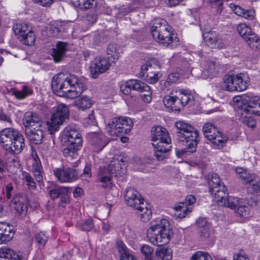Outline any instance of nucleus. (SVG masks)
I'll use <instances>...</instances> for the list:
<instances>
[{
  "label": "nucleus",
  "instance_id": "obj_1",
  "mask_svg": "<svg viewBox=\"0 0 260 260\" xmlns=\"http://www.w3.org/2000/svg\"><path fill=\"white\" fill-rule=\"evenodd\" d=\"M53 92L59 96L74 99L86 90V87L82 79L74 75L60 73L55 76L52 81Z\"/></svg>",
  "mask_w": 260,
  "mask_h": 260
},
{
  "label": "nucleus",
  "instance_id": "obj_2",
  "mask_svg": "<svg viewBox=\"0 0 260 260\" xmlns=\"http://www.w3.org/2000/svg\"><path fill=\"white\" fill-rule=\"evenodd\" d=\"M153 38L163 46L174 48L179 44V40L172 27L163 19H156L150 28Z\"/></svg>",
  "mask_w": 260,
  "mask_h": 260
},
{
  "label": "nucleus",
  "instance_id": "obj_3",
  "mask_svg": "<svg viewBox=\"0 0 260 260\" xmlns=\"http://www.w3.org/2000/svg\"><path fill=\"white\" fill-rule=\"evenodd\" d=\"M173 232L170 223L166 219L152 220L147 230V238L154 245L161 246L168 244L171 239Z\"/></svg>",
  "mask_w": 260,
  "mask_h": 260
},
{
  "label": "nucleus",
  "instance_id": "obj_4",
  "mask_svg": "<svg viewBox=\"0 0 260 260\" xmlns=\"http://www.w3.org/2000/svg\"><path fill=\"white\" fill-rule=\"evenodd\" d=\"M175 126L178 130L177 135L178 140L184 142L186 146L184 149L177 150V155H181L187 152H194L199 141V135L197 129L182 121L176 122Z\"/></svg>",
  "mask_w": 260,
  "mask_h": 260
},
{
  "label": "nucleus",
  "instance_id": "obj_5",
  "mask_svg": "<svg viewBox=\"0 0 260 260\" xmlns=\"http://www.w3.org/2000/svg\"><path fill=\"white\" fill-rule=\"evenodd\" d=\"M60 140L66 145L63 150L66 157L76 158L78 152L82 147L83 138L80 132L74 126L67 125L60 133Z\"/></svg>",
  "mask_w": 260,
  "mask_h": 260
},
{
  "label": "nucleus",
  "instance_id": "obj_6",
  "mask_svg": "<svg viewBox=\"0 0 260 260\" xmlns=\"http://www.w3.org/2000/svg\"><path fill=\"white\" fill-rule=\"evenodd\" d=\"M151 140L155 156L158 160H163L172 148L171 139L168 132L162 126H153L151 130Z\"/></svg>",
  "mask_w": 260,
  "mask_h": 260
},
{
  "label": "nucleus",
  "instance_id": "obj_7",
  "mask_svg": "<svg viewBox=\"0 0 260 260\" xmlns=\"http://www.w3.org/2000/svg\"><path fill=\"white\" fill-rule=\"evenodd\" d=\"M126 204L139 211L142 220L145 222L151 216V210L144 203V199L137 190L132 188H127L124 193Z\"/></svg>",
  "mask_w": 260,
  "mask_h": 260
},
{
  "label": "nucleus",
  "instance_id": "obj_8",
  "mask_svg": "<svg viewBox=\"0 0 260 260\" xmlns=\"http://www.w3.org/2000/svg\"><path fill=\"white\" fill-rule=\"evenodd\" d=\"M250 82L248 75L244 73L226 75L223 78V86L226 90L231 92L246 90Z\"/></svg>",
  "mask_w": 260,
  "mask_h": 260
},
{
  "label": "nucleus",
  "instance_id": "obj_9",
  "mask_svg": "<svg viewBox=\"0 0 260 260\" xmlns=\"http://www.w3.org/2000/svg\"><path fill=\"white\" fill-rule=\"evenodd\" d=\"M134 125L132 119L127 116L116 117L112 119L106 129L111 136H118L129 133Z\"/></svg>",
  "mask_w": 260,
  "mask_h": 260
},
{
  "label": "nucleus",
  "instance_id": "obj_10",
  "mask_svg": "<svg viewBox=\"0 0 260 260\" xmlns=\"http://www.w3.org/2000/svg\"><path fill=\"white\" fill-rule=\"evenodd\" d=\"M69 113L68 107L65 104H60L57 106L55 112L46 122L50 134L52 135L59 130V127L69 118Z\"/></svg>",
  "mask_w": 260,
  "mask_h": 260
},
{
  "label": "nucleus",
  "instance_id": "obj_11",
  "mask_svg": "<svg viewBox=\"0 0 260 260\" xmlns=\"http://www.w3.org/2000/svg\"><path fill=\"white\" fill-rule=\"evenodd\" d=\"M205 137L217 148H221L226 143L228 137L210 123L205 124L203 128Z\"/></svg>",
  "mask_w": 260,
  "mask_h": 260
},
{
  "label": "nucleus",
  "instance_id": "obj_12",
  "mask_svg": "<svg viewBox=\"0 0 260 260\" xmlns=\"http://www.w3.org/2000/svg\"><path fill=\"white\" fill-rule=\"evenodd\" d=\"M15 34L23 44L27 46L35 44L36 35L31 26L26 23H17L13 26Z\"/></svg>",
  "mask_w": 260,
  "mask_h": 260
},
{
  "label": "nucleus",
  "instance_id": "obj_13",
  "mask_svg": "<svg viewBox=\"0 0 260 260\" xmlns=\"http://www.w3.org/2000/svg\"><path fill=\"white\" fill-rule=\"evenodd\" d=\"M241 110L245 114L260 116V98L251 93L241 98Z\"/></svg>",
  "mask_w": 260,
  "mask_h": 260
},
{
  "label": "nucleus",
  "instance_id": "obj_14",
  "mask_svg": "<svg viewBox=\"0 0 260 260\" xmlns=\"http://www.w3.org/2000/svg\"><path fill=\"white\" fill-rule=\"evenodd\" d=\"M125 173L123 161L114 159L110 162L108 167H101L99 169L98 175L99 178L112 176V175L117 178L124 177Z\"/></svg>",
  "mask_w": 260,
  "mask_h": 260
},
{
  "label": "nucleus",
  "instance_id": "obj_15",
  "mask_svg": "<svg viewBox=\"0 0 260 260\" xmlns=\"http://www.w3.org/2000/svg\"><path fill=\"white\" fill-rule=\"evenodd\" d=\"M240 35L252 49H257L260 45L258 36L251 31V28L245 23H241L237 27Z\"/></svg>",
  "mask_w": 260,
  "mask_h": 260
},
{
  "label": "nucleus",
  "instance_id": "obj_16",
  "mask_svg": "<svg viewBox=\"0 0 260 260\" xmlns=\"http://www.w3.org/2000/svg\"><path fill=\"white\" fill-rule=\"evenodd\" d=\"M53 174L60 183H71L78 179L79 172L76 169L62 167L54 169Z\"/></svg>",
  "mask_w": 260,
  "mask_h": 260
},
{
  "label": "nucleus",
  "instance_id": "obj_17",
  "mask_svg": "<svg viewBox=\"0 0 260 260\" xmlns=\"http://www.w3.org/2000/svg\"><path fill=\"white\" fill-rule=\"evenodd\" d=\"M110 67V63L106 57L103 56L95 57L90 67L92 78L96 79L100 74L106 72Z\"/></svg>",
  "mask_w": 260,
  "mask_h": 260
},
{
  "label": "nucleus",
  "instance_id": "obj_18",
  "mask_svg": "<svg viewBox=\"0 0 260 260\" xmlns=\"http://www.w3.org/2000/svg\"><path fill=\"white\" fill-rule=\"evenodd\" d=\"M202 78H213L218 75L220 69V64L215 60H206L201 64Z\"/></svg>",
  "mask_w": 260,
  "mask_h": 260
},
{
  "label": "nucleus",
  "instance_id": "obj_19",
  "mask_svg": "<svg viewBox=\"0 0 260 260\" xmlns=\"http://www.w3.org/2000/svg\"><path fill=\"white\" fill-rule=\"evenodd\" d=\"M196 200L193 196H187L185 202H180L175 206L174 209L177 212L176 215L180 218L185 217L191 211L192 207L191 206L195 203Z\"/></svg>",
  "mask_w": 260,
  "mask_h": 260
},
{
  "label": "nucleus",
  "instance_id": "obj_20",
  "mask_svg": "<svg viewBox=\"0 0 260 260\" xmlns=\"http://www.w3.org/2000/svg\"><path fill=\"white\" fill-rule=\"evenodd\" d=\"M17 130L12 128H7L0 132V145L8 151L11 149V146Z\"/></svg>",
  "mask_w": 260,
  "mask_h": 260
},
{
  "label": "nucleus",
  "instance_id": "obj_21",
  "mask_svg": "<svg viewBox=\"0 0 260 260\" xmlns=\"http://www.w3.org/2000/svg\"><path fill=\"white\" fill-rule=\"evenodd\" d=\"M87 138L93 147V151L95 152L101 151L107 145L105 137L102 134L89 133L87 135Z\"/></svg>",
  "mask_w": 260,
  "mask_h": 260
},
{
  "label": "nucleus",
  "instance_id": "obj_22",
  "mask_svg": "<svg viewBox=\"0 0 260 260\" xmlns=\"http://www.w3.org/2000/svg\"><path fill=\"white\" fill-rule=\"evenodd\" d=\"M23 123L25 128L41 127L42 122L40 117L36 113L28 111L25 113L23 118Z\"/></svg>",
  "mask_w": 260,
  "mask_h": 260
},
{
  "label": "nucleus",
  "instance_id": "obj_23",
  "mask_svg": "<svg viewBox=\"0 0 260 260\" xmlns=\"http://www.w3.org/2000/svg\"><path fill=\"white\" fill-rule=\"evenodd\" d=\"M41 127L27 128L25 129L26 136L29 141L34 144L42 143L44 134Z\"/></svg>",
  "mask_w": 260,
  "mask_h": 260
},
{
  "label": "nucleus",
  "instance_id": "obj_24",
  "mask_svg": "<svg viewBox=\"0 0 260 260\" xmlns=\"http://www.w3.org/2000/svg\"><path fill=\"white\" fill-rule=\"evenodd\" d=\"M10 206L12 208L15 209L19 214L25 213L27 208L25 197L19 194H16L11 200Z\"/></svg>",
  "mask_w": 260,
  "mask_h": 260
},
{
  "label": "nucleus",
  "instance_id": "obj_25",
  "mask_svg": "<svg viewBox=\"0 0 260 260\" xmlns=\"http://www.w3.org/2000/svg\"><path fill=\"white\" fill-rule=\"evenodd\" d=\"M141 85L144 86L143 82L136 79H132L121 83L120 89L123 94L128 95L131 93L132 89L136 91L140 90L141 88L143 87Z\"/></svg>",
  "mask_w": 260,
  "mask_h": 260
},
{
  "label": "nucleus",
  "instance_id": "obj_26",
  "mask_svg": "<svg viewBox=\"0 0 260 260\" xmlns=\"http://www.w3.org/2000/svg\"><path fill=\"white\" fill-rule=\"evenodd\" d=\"M175 90H179L180 92V94H177V103L176 104L178 107H179L180 110L186 104L193 102V96L188 90L179 87H175Z\"/></svg>",
  "mask_w": 260,
  "mask_h": 260
},
{
  "label": "nucleus",
  "instance_id": "obj_27",
  "mask_svg": "<svg viewBox=\"0 0 260 260\" xmlns=\"http://www.w3.org/2000/svg\"><path fill=\"white\" fill-rule=\"evenodd\" d=\"M210 191L215 202L224 203L228 194L227 189L224 185L212 186L211 187Z\"/></svg>",
  "mask_w": 260,
  "mask_h": 260
},
{
  "label": "nucleus",
  "instance_id": "obj_28",
  "mask_svg": "<svg viewBox=\"0 0 260 260\" xmlns=\"http://www.w3.org/2000/svg\"><path fill=\"white\" fill-rule=\"evenodd\" d=\"M24 147L25 142L23 136L17 131V132H15V137L12 141L11 146V149L8 150V151L14 154H19Z\"/></svg>",
  "mask_w": 260,
  "mask_h": 260
},
{
  "label": "nucleus",
  "instance_id": "obj_29",
  "mask_svg": "<svg viewBox=\"0 0 260 260\" xmlns=\"http://www.w3.org/2000/svg\"><path fill=\"white\" fill-rule=\"evenodd\" d=\"M14 234L12 226L5 222L0 223V244L10 241Z\"/></svg>",
  "mask_w": 260,
  "mask_h": 260
},
{
  "label": "nucleus",
  "instance_id": "obj_30",
  "mask_svg": "<svg viewBox=\"0 0 260 260\" xmlns=\"http://www.w3.org/2000/svg\"><path fill=\"white\" fill-rule=\"evenodd\" d=\"M67 47L68 44L66 43L59 42L56 44L55 48H53L51 55L56 63L60 62L64 57Z\"/></svg>",
  "mask_w": 260,
  "mask_h": 260
},
{
  "label": "nucleus",
  "instance_id": "obj_31",
  "mask_svg": "<svg viewBox=\"0 0 260 260\" xmlns=\"http://www.w3.org/2000/svg\"><path fill=\"white\" fill-rule=\"evenodd\" d=\"M180 94L179 90H175L173 88L169 95H166L163 100L164 105L167 108H170L175 110H179V107H178L177 103V94Z\"/></svg>",
  "mask_w": 260,
  "mask_h": 260
},
{
  "label": "nucleus",
  "instance_id": "obj_32",
  "mask_svg": "<svg viewBox=\"0 0 260 260\" xmlns=\"http://www.w3.org/2000/svg\"><path fill=\"white\" fill-rule=\"evenodd\" d=\"M116 247L120 254L119 260H136L131 251L122 241L118 240L117 241Z\"/></svg>",
  "mask_w": 260,
  "mask_h": 260
},
{
  "label": "nucleus",
  "instance_id": "obj_33",
  "mask_svg": "<svg viewBox=\"0 0 260 260\" xmlns=\"http://www.w3.org/2000/svg\"><path fill=\"white\" fill-rule=\"evenodd\" d=\"M68 191V188L66 187L60 186H55L51 187L48 191L49 195L52 200H55L57 198L63 199L64 202L68 201L67 193Z\"/></svg>",
  "mask_w": 260,
  "mask_h": 260
},
{
  "label": "nucleus",
  "instance_id": "obj_34",
  "mask_svg": "<svg viewBox=\"0 0 260 260\" xmlns=\"http://www.w3.org/2000/svg\"><path fill=\"white\" fill-rule=\"evenodd\" d=\"M203 37L206 45L211 48L215 47L219 39L217 32L213 30L204 31Z\"/></svg>",
  "mask_w": 260,
  "mask_h": 260
},
{
  "label": "nucleus",
  "instance_id": "obj_35",
  "mask_svg": "<svg viewBox=\"0 0 260 260\" xmlns=\"http://www.w3.org/2000/svg\"><path fill=\"white\" fill-rule=\"evenodd\" d=\"M245 200L235 197L229 196L224 200L223 205L232 209H237L240 205L245 204Z\"/></svg>",
  "mask_w": 260,
  "mask_h": 260
},
{
  "label": "nucleus",
  "instance_id": "obj_36",
  "mask_svg": "<svg viewBox=\"0 0 260 260\" xmlns=\"http://www.w3.org/2000/svg\"><path fill=\"white\" fill-rule=\"evenodd\" d=\"M42 171L43 167L42 166L41 161L37 156V158L34 159V162L32 163V172L35 177L36 180L38 182L42 181Z\"/></svg>",
  "mask_w": 260,
  "mask_h": 260
},
{
  "label": "nucleus",
  "instance_id": "obj_37",
  "mask_svg": "<svg viewBox=\"0 0 260 260\" xmlns=\"http://www.w3.org/2000/svg\"><path fill=\"white\" fill-rule=\"evenodd\" d=\"M74 104L78 109L82 110L90 108L92 105L91 99L86 95L80 97L74 101Z\"/></svg>",
  "mask_w": 260,
  "mask_h": 260
},
{
  "label": "nucleus",
  "instance_id": "obj_38",
  "mask_svg": "<svg viewBox=\"0 0 260 260\" xmlns=\"http://www.w3.org/2000/svg\"><path fill=\"white\" fill-rule=\"evenodd\" d=\"M172 251L165 247L157 248L155 252L154 260H172Z\"/></svg>",
  "mask_w": 260,
  "mask_h": 260
},
{
  "label": "nucleus",
  "instance_id": "obj_39",
  "mask_svg": "<svg viewBox=\"0 0 260 260\" xmlns=\"http://www.w3.org/2000/svg\"><path fill=\"white\" fill-rule=\"evenodd\" d=\"M33 93V90L27 85H23L20 90L15 89L13 91V94L17 99L23 100Z\"/></svg>",
  "mask_w": 260,
  "mask_h": 260
},
{
  "label": "nucleus",
  "instance_id": "obj_40",
  "mask_svg": "<svg viewBox=\"0 0 260 260\" xmlns=\"http://www.w3.org/2000/svg\"><path fill=\"white\" fill-rule=\"evenodd\" d=\"M157 64H155V60H150L148 61L144 64L142 65L141 68L142 76L149 74V73L153 72L154 71H158V68H156Z\"/></svg>",
  "mask_w": 260,
  "mask_h": 260
},
{
  "label": "nucleus",
  "instance_id": "obj_41",
  "mask_svg": "<svg viewBox=\"0 0 260 260\" xmlns=\"http://www.w3.org/2000/svg\"><path fill=\"white\" fill-rule=\"evenodd\" d=\"M143 85H141L142 88H141L140 90L137 91L140 92H146V93H144L141 95V96L144 102L146 103H150L152 101V91L150 87L147 85L146 83L143 82Z\"/></svg>",
  "mask_w": 260,
  "mask_h": 260
},
{
  "label": "nucleus",
  "instance_id": "obj_42",
  "mask_svg": "<svg viewBox=\"0 0 260 260\" xmlns=\"http://www.w3.org/2000/svg\"><path fill=\"white\" fill-rule=\"evenodd\" d=\"M107 52L109 58L112 62H115L119 58V52H118L117 46L114 44H109L107 49Z\"/></svg>",
  "mask_w": 260,
  "mask_h": 260
},
{
  "label": "nucleus",
  "instance_id": "obj_43",
  "mask_svg": "<svg viewBox=\"0 0 260 260\" xmlns=\"http://www.w3.org/2000/svg\"><path fill=\"white\" fill-rule=\"evenodd\" d=\"M75 5L82 9H87L93 7L96 4L95 0H73Z\"/></svg>",
  "mask_w": 260,
  "mask_h": 260
},
{
  "label": "nucleus",
  "instance_id": "obj_44",
  "mask_svg": "<svg viewBox=\"0 0 260 260\" xmlns=\"http://www.w3.org/2000/svg\"><path fill=\"white\" fill-rule=\"evenodd\" d=\"M64 25V22H63L59 21H52L49 24V26H50L49 30L50 31L52 35L54 36L62 30V27Z\"/></svg>",
  "mask_w": 260,
  "mask_h": 260
},
{
  "label": "nucleus",
  "instance_id": "obj_45",
  "mask_svg": "<svg viewBox=\"0 0 260 260\" xmlns=\"http://www.w3.org/2000/svg\"><path fill=\"white\" fill-rule=\"evenodd\" d=\"M236 214L239 216L246 218L249 215V207L248 203L245 201L244 205H240L237 208Z\"/></svg>",
  "mask_w": 260,
  "mask_h": 260
},
{
  "label": "nucleus",
  "instance_id": "obj_46",
  "mask_svg": "<svg viewBox=\"0 0 260 260\" xmlns=\"http://www.w3.org/2000/svg\"><path fill=\"white\" fill-rule=\"evenodd\" d=\"M251 180H249L247 183H249L250 188L255 192H260V178L254 175L250 176Z\"/></svg>",
  "mask_w": 260,
  "mask_h": 260
},
{
  "label": "nucleus",
  "instance_id": "obj_47",
  "mask_svg": "<svg viewBox=\"0 0 260 260\" xmlns=\"http://www.w3.org/2000/svg\"><path fill=\"white\" fill-rule=\"evenodd\" d=\"M248 115H250V114H245L243 111L241 113V121L244 124L247 125L248 127L251 128H254L256 124V122L255 119L251 117L250 116H248Z\"/></svg>",
  "mask_w": 260,
  "mask_h": 260
},
{
  "label": "nucleus",
  "instance_id": "obj_48",
  "mask_svg": "<svg viewBox=\"0 0 260 260\" xmlns=\"http://www.w3.org/2000/svg\"><path fill=\"white\" fill-rule=\"evenodd\" d=\"M190 260H213L211 255L207 252L198 251L194 252L191 256Z\"/></svg>",
  "mask_w": 260,
  "mask_h": 260
},
{
  "label": "nucleus",
  "instance_id": "obj_49",
  "mask_svg": "<svg viewBox=\"0 0 260 260\" xmlns=\"http://www.w3.org/2000/svg\"><path fill=\"white\" fill-rule=\"evenodd\" d=\"M78 227L82 231H90L93 228V223L91 219L82 220L78 223Z\"/></svg>",
  "mask_w": 260,
  "mask_h": 260
},
{
  "label": "nucleus",
  "instance_id": "obj_50",
  "mask_svg": "<svg viewBox=\"0 0 260 260\" xmlns=\"http://www.w3.org/2000/svg\"><path fill=\"white\" fill-rule=\"evenodd\" d=\"M49 238V236L44 232H40L35 236V239L40 246H44Z\"/></svg>",
  "mask_w": 260,
  "mask_h": 260
},
{
  "label": "nucleus",
  "instance_id": "obj_51",
  "mask_svg": "<svg viewBox=\"0 0 260 260\" xmlns=\"http://www.w3.org/2000/svg\"><path fill=\"white\" fill-rule=\"evenodd\" d=\"M144 77L146 81L150 84H154L156 83L159 79L158 77V70L154 71L152 73H149V74L142 76Z\"/></svg>",
  "mask_w": 260,
  "mask_h": 260
},
{
  "label": "nucleus",
  "instance_id": "obj_52",
  "mask_svg": "<svg viewBox=\"0 0 260 260\" xmlns=\"http://www.w3.org/2000/svg\"><path fill=\"white\" fill-rule=\"evenodd\" d=\"M236 172L237 174L240 175V178L245 183L247 184V182L249 181V180H251V179H250V176L252 175V174L247 173V172L243 168H237L236 169Z\"/></svg>",
  "mask_w": 260,
  "mask_h": 260
},
{
  "label": "nucleus",
  "instance_id": "obj_53",
  "mask_svg": "<svg viewBox=\"0 0 260 260\" xmlns=\"http://www.w3.org/2000/svg\"><path fill=\"white\" fill-rule=\"evenodd\" d=\"M24 180L28 188L31 190H35L37 188V185L34 178L27 173L24 174Z\"/></svg>",
  "mask_w": 260,
  "mask_h": 260
},
{
  "label": "nucleus",
  "instance_id": "obj_54",
  "mask_svg": "<svg viewBox=\"0 0 260 260\" xmlns=\"http://www.w3.org/2000/svg\"><path fill=\"white\" fill-rule=\"evenodd\" d=\"M13 250L6 247L0 248V257L5 260H11Z\"/></svg>",
  "mask_w": 260,
  "mask_h": 260
},
{
  "label": "nucleus",
  "instance_id": "obj_55",
  "mask_svg": "<svg viewBox=\"0 0 260 260\" xmlns=\"http://www.w3.org/2000/svg\"><path fill=\"white\" fill-rule=\"evenodd\" d=\"M112 176L102 177L99 178L102 186L106 188H112L113 184L111 181Z\"/></svg>",
  "mask_w": 260,
  "mask_h": 260
},
{
  "label": "nucleus",
  "instance_id": "obj_56",
  "mask_svg": "<svg viewBox=\"0 0 260 260\" xmlns=\"http://www.w3.org/2000/svg\"><path fill=\"white\" fill-rule=\"evenodd\" d=\"M97 20L96 15L93 13L88 14L86 17L84 18V22L88 25H91L95 23Z\"/></svg>",
  "mask_w": 260,
  "mask_h": 260
},
{
  "label": "nucleus",
  "instance_id": "obj_57",
  "mask_svg": "<svg viewBox=\"0 0 260 260\" xmlns=\"http://www.w3.org/2000/svg\"><path fill=\"white\" fill-rule=\"evenodd\" d=\"M210 185L211 186H221L222 185H224L222 183L220 182V179L219 176L215 173H214L211 175L210 181L209 182Z\"/></svg>",
  "mask_w": 260,
  "mask_h": 260
},
{
  "label": "nucleus",
  "instance_id": "obj_58",
  "mask_svg": "<svg viewBox=\"0 0 260 260\" xmlns=\"http://www.w3.org/2000/svg\"><path fill=\"white\" fill-rule=\"evenodd\" d=\"M96 123L94 113L93 111L84 119V123L87 125H95Z\"/></svg>",
  "mask_w": 260,
  "mask_h": 260
},
{
  "label": "nucleus",
  "instance_id": "obj_59",
  "mask_svg": "<svg viewBox=\"0 0 260 260\" xmlns=\"http://www.w3.org/2000/svg\"><path fill=\"white\" fill-rule=\"evenodd\" d=\"M196 223L200 228H203L205 229H208L209 226V223L207 221L206 218H199L196 221Z\"/></svg>",
  "mask_w": 260,
  "mask_h": 260
},
{
  "label": "nucleus",
  "instance_id": "obj_60",
  "mask_svg": "<svg viewBox=\"0 0 260 260\" xmlns=\"http://www.w3.org/2000/svg\"><path fill=\"white\" fill-rule=\"evenodd\" d=\"M233 260H250L248 255L243 251H241L239 253L235 254L233 257Z\"/></svg>",
  "mask_w": 260,
  "mask_h": 260
},
{
  "label": "nucleus",
  "instance_id": "obj_61",
  "mask_svg": "<svg viewBox=\"0 0 260 260\" xmlns=\"http://www.w3.org/2000/svg\"><path fill=\"white\" fill-rule=\"evenodd\" d=\"M242 17L248 20H252L254 17V11L253 10H244Z\"/></svg>",
  "mask_w": 260,
  "mask_h": 260
},
{
  "label": "nucleus",
  "instance_id": "obj_62",
  "mask_svg": "<svg viewBox=\"0 0 260 260\" xmlns=\"http://www.w3.org/2000/svg\"><path fill=\"white\" fill-rule=\"evenodd\" d=\"M36 3L43 7H49L53 3V0H33Z\"/></svg>",
  "mask_w": 260,
  "mask_h": 260
},
{
  "label": "nucleus",
  "instance_id": "obj_63",
  "mask_svg": "<svg viewBox=\"0 0 260 260\" xmlns=\"http://www.w3.org/2000/svg\"><path fill=\"white\" fill-rule=\"evenodd\" d=\"M11 260H24L25 258L20 252H16L13 250L11 254Z\"/></svg>",
  "mask_w": 260,
  "mask_h": 260
},
{
  "label": "nucleus",
  "instance_id": "obj_64",
  "mask_svg": "<svg viewBox=\"0 0 260 260\" xmlns=\"http://www.w3.org/2000/svg\"><path fill=\"white\" fill-rule=\"evenodd\" d=\"M232 8L233 10V11L236 15L241 17L242 15H243L244 11L245 10L242 9L241 7L239 6L234 5V6Z\"/></svg>",
  "mask_w": 260,
  "mask_h": 260
}]
</instances>
